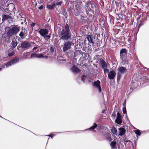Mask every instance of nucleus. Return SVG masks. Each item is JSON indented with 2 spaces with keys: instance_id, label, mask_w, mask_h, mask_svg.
<instances>
[{
  "instance_id": "obj_1",
  "label": "nucleus",
  "mask_w": 149,
  "mask_h": 149,
  "mask_svg": "<svg viewBox=\"0 0 149 149\" xmlns=\"http://www.w3.org/2000/svg\"><path fill=\"white\" fill-rule=\"evenodd\" d=\"M64 28L61 31L59 35L61 39L67 40L71 38V34L68 24H66Z\"/></svg>"
},
{
  "instance_id": "obj_2",
  "label": "nucleus",
  "mask_w": 149,
  "mask_h": 149,
  "mask_svg": "<svg viewBox=\"0 0 149 149\" xmlns=\"http://www.w3.org/2000/svg\"><path fill=\"white\" fill-rule=\"evenodd\" d=\"M8 28L9 29L7 32V36L9 37L16 35L19 31V29L16 26H13L11 28L8 27Z\"/></svg>"
},
{
  "instance_id": "obj_3",
  "label": "nucleus",
  "mask_w": 149,
  "mask_h": 149,
  "mask_svg": "<svg viewBox=\"0 0 149 149\" xmlns=\"http://www.w3.org/2000/svg\"><path fill=\"white\" fill-rule=\"evenodd\" d=\"M74 45L71 41L66 42L64 43L63 48V50L64 52H65L70 49L72 45Z\"/></svg>"
},
{
  "instance_id": "obj_4",
  "label": "nucleus",
  "mask_w": 149,
  "mask_h": 149,
  "mask_svg": "<svg viewBox=\"0 0 149 149\" xmlns=\"http://www.w3.org/2000/svg\"><path fill=\"white\" fill-rule=\"evenodd\" d=\"M19 61V59L18 58L15 57L8 62L6 65V66L7 68H8L12 65L17 63Z\"/></svg>"
},
{
  "instance_id": "obj_5",
  "label": "nucleus",
  "mask_w": 149,
  "mask_h": 149,
  "mask_svg": "<svg viewBox=\"0 0 149 149\" xmlns=\"http://www.w3.org/2000/svg\"><path fill=\"white\" fill-rule=\"evenodd\" d=\"M30 58H44L46 59L48 58V56H43L42 54H37L33 53L31 55Z\"/></svg>"
},
{
  "instance_id": "obj_6",
  "label": "nucleus",
  "mask_w": 149,
  "mask_h": 149,
  "mask_svg": "<svg viewBox=\"0 0 149 149\" xmlns=\"http://www.w3.org/2000/svg\"><path fill=\"white\" fill-rule=\"evenodd\" d=\"M20 45V47L22 48H28L31 46V44L27 41H23L21 43Z\"/></svg>"
},
{
  "instance_id": "obj_7",
  "label": "nucleus",
  "mask_w": 149,
  "mask_h": 149,
  "mask_svg": "<svg viewBox=\"0 0 149 149\" xmlns=\"http://www.w3.org/2000/svg\"><path fill=\"white\" fill-rule=\"evenodd\" d=\"M38 31L42 37L47 35L48 33V30L46 29H41Z\"/></svg>"
},
{
  "instance_id": "obj_8",
  "label": "nucleus",
  "mask_w": 149,
  "mask_h": 149,
  "mask_svg": "<svg viewBox=\"0 0 149 149\" xmlns=\"http://www.w3.org/2000/svg\"><path fill=\"white\" fill-rule=\"evenodd\" d=\"M115 122L119 125H120L122 123V117L120 114L119 112L117 113V116L115 120Z\"/></svg>"
},
{
  "instance_id": "obj_9",
  "label": "nucleus",
  "mask_w": 149,
  "mask_h": 149,
  "mask_svg": "<svg viewBox=\"0 0 149 149\" xmlns=\"http://www.w3.org/2000/svg\"><path fill=\"white\" fill-rule=\"evenodd\" d=\"M100 84V81L98 80L95 81L93 84V86L98 89L99 92H101V91Z\"/></svg>"
},
{
  "instance_id": "obj_10",
  "label": "nucleus",
  "mask_w": 149,
  "mask_h": 149,
  "mask_svg": "<svg viewBox=\"0 0 149 149\" xmlns=\"http://www.w3.org/2000/svg\"><path fill=\"white\" fill-rule=\"evenodd\" d=\"M116 75L115 71L112 70L109 73L108 75V78L110 80H113L114 79Z\"/></svg>"
},
{
  "instance_id": "obj_11",
  "label": "nucleus",
  "mask_w": 149,
  "mask_h": 149,
  "mask_svg": "<svg viewBox=\"0 0 149 149\" xmlns=\"http://www.w3.org/2000/svg\"><path fill=\"white\" fill-rule=\"evenodd\" d=\"M127 53L125 49H121L120 52V57L121 59H123L127 57Z\"/></svg>"
},
{
  "instance_id": "obj_12",
  "label": "nucleus",
  "mask_w": 149,
  "mask_h": 149,
  "mask_svg": "<svg viewBox=\"0 0 149 149\" xmlns=\"http://www.w3.org/2000/svg\"><path fill=\"white\" fill-rule=\"evenodd\" d=\"M91 4H86L85 5V10L86 13L88 16L92 17V15L89 13V12H91L92 10L90 8V7L91 6Z\"/></svg>"
},
{
  "instance_id": "obj_13",
  "label": "nucleus",
  "mask_w": 149,
  "mask_h": 149,
  "mask_svg": "<svg viewBox=\"0 0 149 149\" xmlns=\"http://www.w3.org/2000/svg\"><path fill=\"white\" fill-rule=\"evenodd\" d=\"M71 71L73 72L77 73L81 71V70L76 66H73L70 69Z\"/></svg>"
},
{
  "instance_id": "obj_14",
  "label": "nucleus",
  "mask_w": 149,
  "mask_h": 149,
  "mask_svg": "<svg viewBox=\"0 0 149 149\" xmlns=\"http://www.w3.org/2000/svg\"><path fill=\"white\" fill-rule=\"evenodd\" d=\"M118 70L122 74H124L126 72L127 70L125 67H121L118 68Z\"/></svg>"
},
{
  "instance_id": "obj_15",
  "label": "nucleus",
  "mask_w": 149,
  "mask_h": 149,
  "mask_svg": "<svg viewBox=\"0 0 149 149\" xmlns=\"http://www.w3.org/2000/svg\"><path fill=\"white\" fill-rule=\"evenodd\" d=\"M11 18V16L8 15H3L2 17V21H4L5 20H7L8 19H10Z\"/></svg>"
},
{
  "instance_id": "obj_16",
  "label": "nucleus",
  "mask_w": 149,
  "mask_h": 149,
  "mask_svg": "<svg viewBox=\"0 0 149 149\" xmlns=\"http://www.w3.org/2000/svg\"><path fill=\"white\" fill-rule=\"evenodd\" d=\"M119 130L120 132V134L119 135L122 136L125 134V130L124 128L120 127L119 128Z\"/></svg>"
},
{
  "instance_id": "obj_17",
  "label": "nucleus",
  "mask_w": 149,
  "mask_h": 149,
  "mask_svg": "<svg viewBox=\"0 0 149 149\" xmlns=\"http://www.w3.org/2000/svg\"><path fill=\"white\" fill-rule=\"evenodd\" d=\"M101 63V65L103 68H105L107 67V65L105 62L102 58L100 59Z\"/></svg>"
},
{
  "instance_id": "obj_18",
  "label": "nucleus",
  "mask_w": 149,
  "mask_h": 149,
  "mask_svg": "<svg viewBox=\"0 0 149 149\" xmlns=\"http://www.w3.org/2000/svg\"><path fill=\"white\" fill-rule=\"evenodd\" d=\"M47 8L49 10L53 9L55 6V4L54 3L52 4H47Z\"/></svg>"
},
{
  "instance_id": "obj_19",
  "label": "nucleus",
  "mask_w": 149,
  "mask_h": 149,
  "mask_svg": "<svg viewBox=\"0 0 149 149\" xmlns=\"http://www.w3.org/2000/svg\"><path fill=\"white\" fill-rule=\"evenodd\" d=\"M116 141H113L111 142L110 143V146L111 148V149H114L116 148Z\"/></svg>"
},
{
  "instance_id": "obj_20",
  "label": "nucleus",
  "mask_w": 149,
  "mask_h": 149,
  "mask_svg": "<svg viewBox=\"0 0 149 149\" xmlns=\"http://www.w3.org/2000/svg\"><path fill=\"white\" fill-rule=\"evenodd\" d=\"M92 35H88L87 36V38L89 42L91 43H94V42H93V38L92 37Z\"/></svg>"
},
{
  "instance_id": "obj_21",
  "label": "nucleus",
  "mask_w": 149,
  "mask_h": 149,
  "mask_svg": "<svg viewBox=\"0 0 149 149\" xmlns=\"http://www.w3.org/2000/svg\"><path fill=\"white\" fill-rule=\"evenodd\" d=\"M111 132L113 134L116 135H117V131L116 129L114 127H113L111 129Z\"/></svg>"
},
{
  "instance_id": "obj_22",
  "label": "nucleus",
  "mask_w": 149,
  "mask_h": 149,
  "mask_svg": "<svg viewBox=\"0 0 149 149\" xmlns=\"http://www.w3.org/2000/svg\"><path fill=\"white\" fill-rule=\"evenodd\" d=\"M123 65L127 64L128 63V61L127 59V57L124 58L123 59H121Z\"/></svg>"
},
{
  "instance_id": "obj_23",
  "label": "nucleus",
  "mask_w": 149,
  "mask_h": 149,
  "mask_svg": "<svg viewBox=\"0 0 149 149\" xmlns=\"http://www.w3.org/2000/svg\"><path fill=\"white\" fill-rule=\"evenodd\" d=\"M97 127V125H96V124L95 123H94V124H93V126H92V127H90L89 129H88L86 130H85V131L87 130H94V129H95V128Z\"/></svg>"
},
{
  "instance_id": "obj_24",
  "label": "nucleus",
  "mask_w": 149,
  "mask_h": 149,
  "mask_svg": "<svg viewBox=\"0 0 149 149\" xmlns=\"http://www.w3.org/2000/svg\"><path fill=\"white\" fill-rule=\"evenodd\" d=\"M11 47L13 48L15 47L17 45V42L14 41H12L11 43Z\"/></svg>"
},
{
  "instance_id": "obj_25",
  "label": "nucleus",
  "mask_w": 149,
  "mask_h": 149,
  "mask_svg": "<svg viewBox=\"0 0 149 149\" xmlns=\"http://www.w3.org/2000/svg\"><path fill=\"white\" fill-rule=\"evenodd\" d=\"M24 56L25 58H30V54L29 52L25 53L24 54Z\"/></svg>"
},
{
  "instance_id": "obj_26",
  "label": "nucleus",
  "mask_w": 149,
  "mask_h": 149,
  "mask_svg": "<svg viewBox=\"0 0 149 149\" xmlns=\"http://www.w3.org/2000/svg\"><path fill=\"white\" fill-rule=\"evenodd\" d=\"M134 131L135 132V133L138 136H140L141 134V133L140 131V130H134Z\"/></svg>"
},
{
  "instance_id": "obj_27",
  "label": "nucleus",
  "mask_w": 149,
  "mask_h": 149,
  "mask_svg": "<svg viewBox=\"0 0 149 149\" xmlns=\"http://www.w3.org/2000/svg\"><path fill=\"white\" fill-rule=\"evenodd\" d=\"M43 37H44V38L45 40H48L51 38V36L50 35H45V36H43Z\"/></svg>"
},
{
  "instance_id": "obj_28",
  "label": "nucleus",
  "mask_w": 149,
  "mask_h": 149,
  "mask_svg": "<svg viewBox=\"0 0 149 149\" xmlns=\"http://www.w3.org/2000/svg\"><path fill=\"white\" fill-rule=\"evenodd\" d=\"M123 112L124 114H125L126 115V117L127 118V111L125 107H124L123 108Z\"/></svg>"
},
{
  "instance_id": "obj_29",
  "label": "nucleus",
  "mask_w": 149,
  "mask_h": 149,
  "mask_svg": "<svg viewBox=\"0 0 149 149\" xmlns=\"http://www.w3.org/2000/svg\"><path fill=\"white\" fill-rule=\"evenodd\" d=\"M127 142H129V145H130L131 144H132V143L131 142V141L128 140H125L124 141V143L125 145H126L127 144Z\"/></svg>"
},
{
  "instance_id": "obj_30",
  "label": "nucleus",
  "mask_w": 149,
  "mask_h": 149,
  "mask_svg": "<svg viewBox=\"0 0 149 149\" xmlns=\"http://www.w3.org/2000/svg\"><path fill=\"white\" fill-rule=\"evenodd\" d=\"M115 116H116V112H115V111H114L111 115V118L113 119H114L115 118Z\"/></svg>"
},
{
  "instance_id": "obj_31",
  "label": "nucleus",
  "mask_w": 149,
  "mask_h": 149,
  "mask_svg": "<svg viewBox=\"0 0 149 149\" xmlns=\"http://www.w3.org/2000/svg\"><path fill=\"white\" fill-rule=\"evenodd\" d=\"M86 78V76L85 75H84L82 76L81 77V79L84 82V80H85Z\"/></svg>"
},
{
  "instance_id": "obj_32",
  "label": "nucleus",
  "mask_w": 149,
  "mask_h": 149,
  "mask_svg": "<svg viewBox=\"0 0 149 149\" xmlns=\"http://www.w3.org/2000/svg\"><path fill=\"white\" fill-rule=\"evenodd\" d=\"M121 76V74L120 73H118L117 74V80L118 81L120 80V79Z\"/></svg>"
},
{
  "instance_id": "obj_33",
  "label": "nucleus",
  "mask_w": 149,
  "mask_h": 149,
  "mask_svg": "<svg viewBox=\"0 0 149 149\" xmlns=\"http://www.w3.org/2000/svg\"><path fill=\"white\" fill-rule=\"evenodd\" d=\"M135 82H132L131 83V87H130V89H134L135 88V87H132V86H133V85H135Z\"/></svg>"
},
{
  "instance_id": "obj_34",
  "label": "nucleus",
  "mask_w": 149,
  "mask_h": 149,
  "mask_svg": "<svg viewBox=\"0 0 149 149\" xmlns=\"http://www.w3.org/2000/svg\"><path fill=\"white\" fill-rule=\"evenodd\" d=\"M19 35L20 37L23 38L24 36V34L23 31H21L20 32Z\"/></svg>"
},
{
  "instance_id": "obj_35",
  "label": "nucleus",
  "mask_w": 149,
  "mask_h": 149,
  "mask_svg": "<svg viewBox=\"0 0 149 149\" xmlns=\"http://www.w3.org/2000/svg\"><path fill=\"white\" fill-rule=\"evenodd\" d=\"M14 54H15V53L14 52H11L9 53L8 54V55L9 56H12L13 55H14Z\"/></svg>"
},
{
  "instance_id": "obj_36",
  "label": "nucleus",
  "mask_w": 149,
  "mask_h": 149,
  "mask_svg": "<svg viewBox=\"0 0 149 149\" xmlns=\"http://www.w3.org/2000/svg\"><path fill=\"white\" fill-rule=\"evenodd\" d=\"M143 24L144 23L143 21H140L139 26V27H140L142 25H143Z\"/></svg>"
},
{
  "instance_id": "obj_37",
  "label": "nucleus",
  "mask_w": 149,
  "mask_h": 149,
  "mask_svg": "<svg viewBox=\"0 0 149 149\" xmlns=\"http://www.w3.org/2000/svg\"><path fill=\"white\" fill-rule=\"evenodd\" d=\"M62 3V2L61 1H59V2L56 3L55 4L56 5H61V4Z\"/></svg>"
},
{
  "instance_id": "obj_38",
  "label": "nucleus",
  "mask_w": 149,
  "mask_h": 149,
  "mask_svg": "<svg viewBox=\"0 0 149 149\" xmlns=\"http://www.w3.org/2000/svg\"><path fill=\"white\" fill-rule=\"evenodd\" d=\"M55 135V134H51L48 135H47V136H49L51 138L53 139V136H54Z\"/></svg>"
},
{
  "instance_id": "obj_39",
  "label": "nucleus",
  "mask_w": 149,
  "mask_h": 149,
  "mask_svg": "<svg viewBox=\"0 0 149 149\" xmlns=\"http://www.w3.org/2000/svg\"><path fill=\"white\" fill-rule=\"evenodd\" d=\"M104 73H108L109 72V70L107 68H105L104 70Z\"/></svg>"
},
{
  "instance_id": "obj_40",
  "label": "nucleus",
  "mask_w": 149,
  "mask_h": 149,
  "mask_svg": "<svg viewBox=\"0 0 149 149\" xmlns=\"http://www.w3.org/2000/svg\"><path fill=\"white\" fill-rule=\"evenodd\" d=\"M43 6L42 5H41L38 7V9L40 10H41L43 9Z\"/></svg>"
},
{
  "instance_id": "obj_41",
  "label": "nucleus",
  "mask_w": 149,
  "mask_h": 149,
  "mask_svg": "<svg viewBox=\"0 0 149 149\" xmlns=\"http://www.w3.org/2000/svg\"><path fill=\"white\" fill-rule=\"evenodd\" d=\"M123 105L124 107H125V105H126V100H125V101H124V102L123 104Z\"/></svg>"
},
{
  "instance_id": "obj_42",
  "label": "nucleus",
  "mask_w": 149,
  "mask_h": 149,
  "mask_svg": "<svg viewBox=\"0 0 149 149\" xmlns=\"http://www.w3.org/2000/svg\"><path fill=\"white\" fill-rule=\"evenodd\" d=\"M35 24L33 22H32V24H31V26L32 27L34 26L35 25Z\"/></svg>"
},
{
  "instance_id": "obj_43",
  "label": "nucleus",
  "mask_w": 149,
  "mask_h": 149,
  "mask_svg": "<svg viewBox=\"0 0 149 149\" xmlns=\"http://www.w3.org/2000/svg\"><path fill=\"white\" fill-rule=\"evenodd\" d=\"M38 48V47L37 46L34 47L33 49V51L34 50Z\"/></svg>"
},
{
  "instance_id": "obj_44",
  "label": "nucleus",
  "mask_w": 149,
  "mask_h": 149,
  "mask_svg": "<svg viewBox=\"0 0 149 149\" xmlns=\"http://www.w3.org/2000/svg\"><path fill=\"white\" fill-rule=\"evenodd\" d=\"M0 67H1V68L2 69H3V68H5V65H2Z\"/></svg>"
},
{
  "instance_id": "obj_45",
  "label": "nucleus",
  "mask_w": 149,
  "mask_h": 149,
  "mask_svg": "<svg viewBox=\"0 0 149 149\" xmlns=\"http://www.w3.org/2000/svg\"><path fill=\"white\" fill-rule=\"evenodd\" d=\"M133 55H134V58H136V54L135 53H134Z\"/></svg>"
},
{
  "instance_id": "obj_46",
  "label": "nucleus",
  "mask_w": 149,
  "mask_h": 149,
  "mask_svg": "<svg viewBox=\"0 0 149 149\" xmlns=\"http://www.w3.org/2000/svg\"><path fill=\"white\" fill-rule=\"evenodd\" d=\"M50 50L52 52H53V51H54V49H53V47H51V48H50Z\"/></svg>"
},
{
  "instance_id": "obj_47",
  "label": "nucleus",
  "mask_w": 149,
  "mask_h": 149,
  "mask_svg": "<svg viewBox=\"0 0 149 149\" xmlns=\"http://www.w3.org/2000/svg\"><path fill=\"white\" fill-rule=\"evenodd\" d=\"M108 139L109 141H111V137H108Z\"/></svg>"
},
{
  "instance_id": "obj_48",
  "label": "nucleus",
  "mask_w": 149,
  "mask_h": 149,
  "mask_svg": "<svg viewBox=\"0 0 149 149\" xmlns=\"http://www.w3.org/2000/svg\"><path fill=\"white\" fill-rule=\"evenodd\" d=\"M20 45H19L18 46V47H17V49L18 50H19V47H20L19 46Z\"/></svg>"
},
{
  "instance_id": "obj_49",
  "label": "nucleus",
  "mask_w": 149,
  "mask_h": 149,
  "mask_svg": "<svg viewBox=\"0 0 149 149\" xmlns=\"http://www.w3.org/2000/svg\"><path fill=\"white\" fill-rule=\"evenodd\" d=\"M140 18V16H139L138 18H137V19H139Z\"/></svg>"
},
{
  "instance_id": "obj_50",
  "label": "nucleus",
  "mask_w": 149,
  "mask_h": 149,
  "mask_svg": "<svg viewBox=\"0 0 149 149\" xmlns=\"http://www.w3.org/2000/svg\"><path fill=\"white\" fill-rule=\"evenodd\" d=\"M104 110H103V111H102V113H104Z\"/></svg>"
},
{
  "instance_id": "obj_51",
  "label": "nucleus",
  "mask_w": 149,
  "mask_h": 149,
  "mask_svg": "<svg viewBox=\"0 0 149 149\" xmlns=\"http://www.w3.org/2000/svg\"><path fill=\"white\" fill-rule=\"evenodd\" d=\"M38 51V50L37 51H36V53H37Z\"/></svg>"
},
{
  "instance_id": "obj_52",
  "label": "nucleus",
  "mask_w": 149,
  "mask_h": 149,
  "mask_svg": "<svg viewBox=\"0 0 149 149\" xmlns=\"http://www.w3.org/2000/svg\"><path fill=\"white\" fill-rule=\"evenodd\" d=\"M148 79H148L149 80V76H148Z\"/></svg>"
},
{
  "instance_id": "obj_53",
  "label": "nucleus",
  "mask_w": 149,
  "mask_h": 149,
  "mask_svg": "<svg viewBox=\"0 0 149 149\" xmlns=\"http://www.w3.org/2000/svg\"><path fill=\"white\" fill-rule=\"evenodd\" d=\"M127 143H128V145H129V142H127Z\"/></svg>"
},
{
  "instance_id": "obj_54",
  "label": "nucleus",
  "mask_w": 149,
  "mask_h": 149,
  "mask_svg": "<svg viewBox=\"0 0 149 149\" xmlns=\"http://www.w3.org/2000/svg\"><path fill=\"white\" fill-rule=\"evenodd\" d=\"M0 117H1V116H0Z\"/></svg>"
}]
</instances>
